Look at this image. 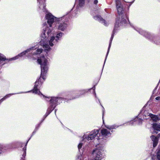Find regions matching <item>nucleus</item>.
I'll list each match as a JSON object with an SVG mask.
<instances>
[{"label":"nucleus","mask_w":160,"mask_h":160,"mask_svg":"<svg viewBox=\"0 0 160 160\" xmlns=\"http://www.w3.org/2000/svg\"><path fill=\"white\" fill-rule=\"evenodd\" d=\"M94 18L97 21H98L102 23L104 25L107 26H108L109 23L107 22L106 21L102 18L99 15H97L94 17Z\"/></svg>","instance_id":"10"},{"label":"nucleus","mask_w":160,"mask_h":160,"mask_svg":"<svg viewBox=\"0 0 160 160\" xmlns=\"http://www.w3.org/2000/svg\"><path fill=\"white\" fill-rule=\"evenodd\" d=\"M82 158V156L80 154L77 156L76 159L78 160L80 159V160Z\"/></svg>","instance_id":"21"},{"label":"nucleus","mask_w":160,"mask_h":160,"mask_svg":"<svg viewBox=\"0 0 160 160\" xmlns=\"http://www.w3.org/2000/svg\"><path fill=\"white\" fill-rule=\"evenodd\" d=\"M86 92L87 91L86 90H83L80 92V94L81 95H83L85 94Z\"/></svg>","instance_id":"22"},{"label":"nucleus","mask_w":160,"mask_h":160,"mask_svg":"<svg viewBox=\"0 0 160 160\" xmlns=\"http://www.w3.org/2000/svg\"><path fill=\"white\" fill-rule=\"evenodd\" d=\"M98 2V1L97 0H95L94 1V3L95 4H97Z\"/></svg>","instance_id":"24"},{"label":"nucleus","mask_w":160,"mask_h":160,"mask_svg":"<svg viewBox=\"0 0 160 160\" xmlns=\"http://www.w3.org/2000/svg\"><path fill=\"white\" fill-rule=\"evenodd\" d=\"M64 33L63 32H60L58 33L56 36L55 38L54 36H49L48 38H47L46 40L43 39V38L42 37L41 40L40 42V45L42 46L43 48L44 49L45 51L47 53V52L49 51L51 49L48 43L50 46H53L54 44H55L59 40H61V38L63 35Z\"/></svg>","instance_id":"4"},{"label":"nucleus","mask_w":160,"mask_h":160,"mask_svg":"<svg viewBox=\"0 0 160 160\" xmlns=\"http://www.w3.org/2000/svg\"><path fill=\"white\" fill-rule=\"evenodd\" d=\"M156 43L157 44H159V43H157V42H156Z\"/></svg>","instance_id":"29"},{"label":"nucleus","mask_w":160,"mask_h":160,"mask_svg":"<svg viewBox=\"0 0 160 160\" xmlns=\"http://www.w3.org/2000/svg\"><path fill=\"white\" fill-rule=\"evenodd\" d=\"M56 112V110H55V113Z\"/></svg>","instance_id":"31"},{"label":"nucleus","mask_w":160,"mask_h":160,"mask_svg":"<svg viewBox=\"0 0 160 160\" xmlns=\"http://www.w3.org/2000/svg\"><path fill=\"white\" fill-rule=\"evenodd\" d=\"M28 141L27 142L25 145V147H24L23 149V154L22 155V157L21 158V160H24V158L26 156V145L28 143Z\"/></svg>","instance_id":"17"},{"label":"nucleus","mask_w":160,"mask_h":160,"mask_svg":"<svg viewBox=\"0 0 160 160\" xmlns=\"http://www.w3.org/2000/svg\"><path fill=\"white\" fill-rule=\"evenodd\" d=\"M127 18L126 16H122L121 18L119 17L118 18H117L116 19L114 28L112 34V35L111 37L110 40L109 47L108 48L107 53L106 55V58L105 59L104 63H105L107 57L109 52V50L110 49L111 45L112 42L114 37V34L117 32L118 30V27H120L121 26H122L123 25H124L125 24H126V22H127V21L125 18Z\"/></svg>","instance_id":"5"},{"label":"nucleus","mask_w":160,"mask_h":160,"mask_svg":"<svg viewBox=\"0 0 160 160\" xmlns=\"http://www.w3.org/2000/svg\"><path fill=\"white\" fill-rule=\"evenodd\" d=\"M147 115L151 118L153 121H157L158 120V117L152 114L151 113H148Z\"/></svg>","instance_id":"15"},{"label":"nucleus","mask_w":160,"mask_h":160,"mask_svg":"<svg viewBox=\"0 0 160 160\" xmlns=\"http://www.w3.org/2000/svg\"><path fill=\"white\" fill-rule=\"evenodd\" d=\"M67 26V24L65 22L61 23L58 25V29L63 31L66 30Z\"/></svg>","instance_id":"12"},{"label":"nucleus","mask_w":160,"mask_h":160,"mask_svg":"<svg viewBox=\"0 0 160 160\" xmlns=\"http://www.w3.org/2000/svg\"><path fill=\"white\" fill-rule=\"evenodd\" d=\"M1 146H0V149H1ZM1 152H0V154L1 153Z\"/></svg>","instance_id":"26"},{"label":"nucleus","mask_w":160,"mask_h":160,"mask_svg":"<svg viewBox=\"0 0 160 160\" xmlns=\"http://www.w3.org/2000/svg\"><path fill=\"white\" fill-rule=\"evenodd\" d=\"M42 52V50L41 49H38L36 52H33V55H38L41 54V53Z\"/></svg>","instance_id":"18"},{"label":"nucleus","mask_w":160,"mask_h":160,"mask_svg":"<svg viewBox=\"0 0 160 160\" xmlns=\"http://www.w3.org/2000/svg\"><path fill=\"white\" fill-rule=\"evenodd\" d=\"M156 90V89H155L154 90V91Z\"/></svg>","instance_id":"30"},{"label":"nucleus","mask_w":160,"mask_h":160,"mask_svg":"<svg viewBox=\"0 0 160 160\" xmlns=\"http://www.w3.org/2000/svg\"><path fill=\"white\" fill-rule=\"evenodd\" d=\"M39 2V8L40 9H42L44 12H46L45 18L47 20L48 25L46 26L44 32L41 34V37L45 40L48 38L49 36H50L52 33V31L53 30V23L54 21H59L61 20L62 17L57 18L54 17L52 14L47 12L45 8L46 4L43 1L41 0H38Z\"/></svg>","instance_id":"2"},{"label":"nucleus","mask_w":160,"mask_h":160,"mask_svg":"<svg viewBox=\"0 0 160 160\" xmlns=\"http://www.w3.org/2000/svg\"><path fill=\"white\" fill-rule=\"evenodd\" d=\"M155 99H156V100H160V97H157Z\"/></svg>","instance_id":"23"},{"label":"nucleus","mask_w":160,"mask_h":160,"mask_svg":"<svg viewBox=\"0 0 160 160\" xmlns=\"http://www.w3.org/2000/svg\"><path fill=\"white\" fill-rule=\"evenodd\" d=\"M117 12L118 14L120 15L123 12V9L122 5L121 4L120 0H115Z\"/></svg>","instance_id":"8"},{"label":"nucleus","mask_w":160,"mask_h":160,"mask_svg":"<svg viewBox=\"0 0 160 160\" xmlns=\"http://www.w3.org/2000/svg\"><path fill=\"white\" fill-rule=\"evenodd\" d=\"M14 94L12 93V94H8L6 96H5L4 98H2L1 100V102H2L4 100H5L6 98L9 97H10L12 95Z\"/></svg>","instance_id":"19"},{"label":"nucleus","mask_w":160,"mask_h":160,"mask_svg":"<svg viewBox=\"0 0 160 160\" xmlns=\"http://www.w3.org/2000/svg\"><path fill=\"white\" fill-rule=\"evenodd\" d=\"M76 2L79 6L81 7L83 6L85 3L84 0H76Z\"/></svg>","instance_id":"16"},{"label":"nucleus","mask_w":160,"mask_h":160,"mask_svg":"<svg viewBox=\"0 0 160 160\" xmlns=\"http://www.w3.org/2000/svg\"><path fill=\"white\" fill-rule=\"evenodd\" d=\"M130 25H131V26H132V25H131L130 24Z\"/></svg>","instance_id":"32"},{"label":"nucleus","mask_w":160,"mask_h":160,"mask_svg":"<svg viewBox=\"0 0 160 160\" xmlns=\"http://www.w3.org/2000/svg\"><path fill=\"white\" fill-rule=\"evenodd\" d=\"M31 92V91H29L28 92Z\"/></svg>","instance_id":"28"},{"label":"nucleus","mask_w":160,"mask_h":160,"mask_svg":"<svg viewBox=\"0 0 160 160\" xmlns=\"http://www.w3.org/2000/svg\"><path fill=\"white\" fill-rule=\"evenodd\" d=\"M92 89H93V90H94L95 89V88L94 87H93L92 88Z\"/></svg>","instance_id":"27"},{"label":"nucleus","mask_w":160,"mask_h":160,"mask_svg":"<svg viewBox=\"0 0 160 160\" xmlns=\"http://www.w3.org/2000/svg\"><path fill=\"white\" fill-rule=\"evenodd\" d=\"M106 128H103L101 130L102 135L99 137L98 135H100L99 133V130L98 129H95L92 131L91 132H87L85 133L82 137V140L79 143L78 146V148L79 150L82 147L83 143L86 142L88 143L90 140L93 139L95 137L97 136V139H106L110 137L111 133L110 131L112 132V130L118 128V126L115 125L111 126L107 125L106 126Z\"/></svg>","instance_id":"1"},{"label":"nucleus","mask_w":160,"mask_h":160,"mask_svg":"<svg viewBox=\"0 0 160 160\" xmlns=\"http://www.w3.org/2000/svg\"><path fill=\"white\" fill-rule=\"evenodd\" d=\"M38 63L41 65V77L35 83L34 87L32 91V92L38 94L39 95L44 96L38 90V88L42 85L46 78V75L47 72L48 67V63L47 60L44 56H42L38 58L37 60Z\"/></svg>","instance_id":"3"},{"label":"nucleus","mask_w":160,"mask_h":160,"mask_svg":"<svg viewBox=\"0 0 160 160\" xmlns=\"http://www.w3.org/2000/svg\"><path fill=\"white\" fill-rule=\"evenodd\" d=\"M158 137H160V133L158 135Z\"/></svg>","instance_id":"25"},{"label":"nucleus","mask_w":160,"mask_h":160,"mask_svg":"<svg viewBox=\"0 0 160 160\" xmlns=\"http://www.w3.org/2000/svg\"><path fill=\"white\" fill-rule=\"evenodd\" d=\"M46 101L50 102V107L48 108L46 113L47 117L55 108L56 106L58 104L62 102L63 98H61L45 97Z\"/></svg>","instance_id":"6"},{"label":"nucleus","mask_w":160,"mask_h":160,"mask_svg":"<svg viewBox=\"0 0 160 160\" xmlns=\"http://www.w3.org/2000/svg\"><path fill=\"white\" fill-rule=\"evenodd\" d=\"M133 28L140 34L144 35L145 37H146L147 38H148L149 39H152L151 38L152 37V36L149 33L146 32L138 28L134 27Z\"/></svg>","instance_id":"9"},{"label":"nucleus","mask_w":160,"mask_h":160,"mask_svg":"<svg viewBox=\"0 0 160 160\" xmlns=\"http://www.w3.org/2000/svg\"><path fill=\"white\" fill-rule=\"evenodd\" d=\"M37 47L35 48V46L32 47L28 49H27L26 50L21 52L20 53L18 54V55L14 57L13 58H12L9 59H7L6 57L2 54L0 53V63H3L2 65H4L5 63H7V62H9L10 61L15 60L18 59L19 57H21L25 55L26 53L32 51V50H35Z\"/></svg>","instance_id":"7"},{"label":"nucleus","mask_w":160,"mask_h":160,"mask_svg":"<svg viewBox=\"0 0 160 160\" xmlns=\"http://www.w3.org/2000/svg\"><path fill=\"white\" fill-rule=\"evenodd\" d=\"M152 128L154 130L152 132L153 134L154 133L157 134L158 133L157 131H160V124L154 123L153 125Z\"/></svg>","instance_id":"13"},{"label":"nucleus","mask_w":160,"mask_h":160,"mask_svg":"<svg viewBox=\"0 0 160 160\" xmlns=\"http://www.w3.org/2000/svg\"><path fill=\"white\" fill-rule=\"evenodd\" d=\"M151 138L153 142V146L155 147L157 145L158 143V138L152 135L151 136Z\"/></svg>","instance_id":"14"},{"label":"nucleus","mask_w":160,"mask_h":160,"mask_svg":"<svg viewBox=\"0 0 160 160\" xmlns=\"http://www.w3.org/2000/svg\"><path fill=\"white\" fill-rule=\"evenodd\" d=\"M142 121L143 120L142 119H141L140 118H139L138 117H136L133 120L131 121L129 123L130 124L132 125L134 124L133 123L134 122H135V123L136 124H137L138 125H140L142 123Z\"/></svg>","instance_id":"11"},{"label":"nucleus","mask_w":160,"mask_h":160,"mask_svg":"<svg viewBox=\"0 0 160 160\" xmlns=\"http://www.w3.org/2000/svg\"><path fill=\"white\" fill-rule=\"evenodd\" d=\"M157 157L158 160H160V150H159L157 153Z\"/></svg>","instance_id":"20"}]
</instances>
